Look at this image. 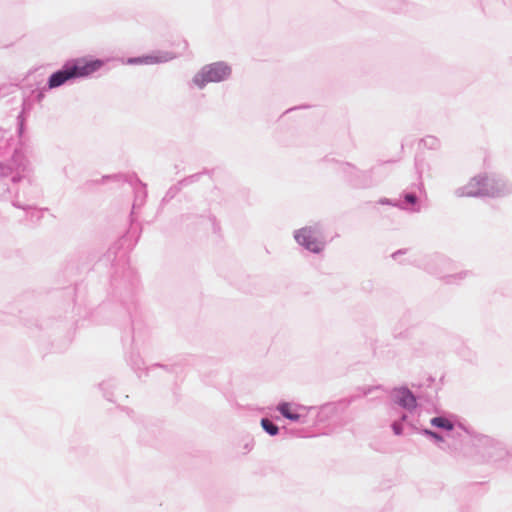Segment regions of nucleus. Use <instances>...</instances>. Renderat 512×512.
<instances>
[{"label": "nucleus", "mask_w": 512, "mask_h": 512, "mask_svg": "<svg viewBox=\"0 0 512 512\" xmlns=\"http://www.w3.org/2000/svg\"><path fill=\"white\" fill-rule=\"evenodd\" d=\"M392 399L395 404L409 411L416 407V398L407 388L395 389L392 393Z\"/></svg>", "instance_id": "obj_7"}, {"label": "nucleus", "mask_w": 512, "mask_h": 512, "mask_svg": "<svg viewBox=\"0 0 512 512\" xmlns=\"http://www.w3.org/2000/svg\"><path fill=\"white\" fill-rule=\"evenodd\" d=\"M430 423L434 427L445 429L448 431L452 430L454 427L453 423L449 419L441 416L432 418Z\"/></svg>", "instance_id": "obj_10"}, {"label": "nucleus", "mask_w": 512, "mask_h": 512, "mask_svg": "<svg viewBox=\"0 0 512 512\" xmlns=\"http://www.w3.org/2000/svg\"><path fill=\"white\" fill-rule=\"evenodd\" d=\"M177 55L173 52L169 51H158L154 54L142 56V57H135V58H129L128 63L129 64H156V63H165L168 61H171L175 59Z\"/></svg>", "instance_id": "obj_6"}, {"label": "nucleus", "mask_w": 512, "mask_h": 512, "mask_svg": "<svg viewBox=\"0 0 512 512\" xmlns=\"http://www.w3.org/2000/svg\"><path fill=\"white\" fill-rule=\"evenodd\" d=\"M422 143L429 149H437L440 146L439 140L434 136H426L422 139Z\"/></svg>", "instance_id": "obj_12"}, {"label": "nucleus", "mask_w": 512, "mask_h": 512, "mask_svg": "<svg viewBox=\"0 0 512 512\" xmlns=\"http://www.w3.org/2000/svg\"><path fill=\"white\" fill-rule=\"evenodd\" d=\"M102 65L103 62L100 60L67 62L60 70L54 72L49 77L47 85L50 89L60 87L70 79L89 76L100 69Z\"/></svg>", "instance_id": "obj_2"}, {"label": "nucleus", "mask_w": 512, "mask_h": 512, "mask_svg": "<svg viewBox=\"0 0 512 512\" xmlns=\"http://www.w3.org/2000/svg\"><path fill=\"white\" fill-rule=\"evenodd\" d=\"M261 426L263 428V430L271 435V436H275L278 434L279 432V428L277 425H275L271 420L267 419V418H263L261 420Z\"/></svg>", "instance_id": "obj_11"}, {"label": "nucleus", "mask_w": 512, "mask_h": 512, "mask_svg": "<svg viewBox=\"0 0 512 512\" xmlns=\"http://www.w3.org/2000/svg\"><path fill=\"white\" fill-rule=\"evenodd\" d=\"M512 192V185L497 175H479L455 191L458 197H502Z\"/></svg>", "instance_id": "obj_1"}, {"label": "nucleus", "mask_w": 512, "mask_h": 512, "mask_svg": "<svg viewBox=\"0 0 512 512\" xmlns=\"http://www.w3.org/2000/svg\"><path fill=\"white\" fill-rule=\"evenodd\" d=\"M23 132V122L21 121L19 124V134H22Z\"/></svg>", "instance_id": "obj_16"}, {"label": "nucleus", "mask_w": 512, "mask_h": 512, "mask_svg": "<svg viewBox=\"0 0 512 512\" xmlns=\"http://www.w3.org/2000/svg\"><path fill=\"white\" fill-rule=\"evenodd\" d=\"M290 408L291 405L288 402L279 403L277 406V410L281 413L283 417L294 422L299 421L301 418L300 414L292 412Z\"/></svg>", "instance_id": "obj_9"}, {"label": "nucleus", "mask_w": 512, "mask_h": 512, "mask_svg": "<svg viewBox=\"0 0 512 512\" xmlns=\"http://www.w3.org/2000/svg\"><path fill=\"white\" fill-rule=\"evenodd\" d=\"M230 75L231 67L226 62L219 61L203 66L194 75L192 82L199 89H203L208 83L225 81Z\"/></svg>", "instance_id": "obj_4"}, {"label": "nucleus", "mask_w": 512, "mask_h": 512, "mask_svg": "<svg viewBox=\"0 0 512 512\" xmlns=\"http://www.w3.org/2000/svg\"><path fill=\"white\" fill-rule=\"evenodd\" d=\"M423 433L433 439H435L437 442H441L443 441V437L441 435H439L438 433L434 432V431H431V430H428V429H425L423 431Z\"/></svg>", "instance_id": "obj_14"}, {"label": "nucleus", "mask_w": 512, "mask_h": 512, "mask_svg": "<svg viewBox=\"0 0 512 512\" xmlns=\"http://www.w3.org/2000/svg\"><path fill=\"white\" fill-rule=\"evenodd\" d=\"M30 161L22 148H16L11 158L6 163L0 162V177L10 178L13 183H18L31 173Z\"/></svg>", "instance_id": "obj_3"}, {"label": "nucleus", "mask_w": 512, "mask_h": 512, "mask_svg": "<svg viewBox=\"0 0 512 512\" xmlns=\"http://www.w3.org/2000/svg\"><path fill=\"white\" fill-rule=\"evenodd\" d=\"M294 238L299 245L313 253H320L325 246L323 232L318 224L296 230Z\"/></svg>", "instance_id": "obj_5"}, {"label": "nucleus", "mask_w": 512, "mask_h": 512, "mask_svg": "<svg viewBox=\"0 0 512 512\" xmlns=\"http://www.w3.org/2000/svg\"><path fill=\"white\" fill-rule=\"evenodd\" d=\"M380 203L381 204H389V205H394L395 204V202L393 203L389 199H382V200H380Z\"/></svg>", "instance_id": "obj_15"}, {"label": "nucleus", "mask_w": 512, "mask_h": 512, "mask_svg": "<svg viewBox=\"0 0 512 512\" xmlns=\"http://www.w3.org/2000/svg\"><path fill=\"white\" fill-rule=\"evenodd\" d=\"M407 415L402 414L399 421H394L391 425L395 435H401L403 433L402 421H406Z\"/></svg>", "instance_id": "obj_13"}, {"label": "nucleus", "mask_w": 512, "mask_h": 512, "mask_svg": "<svg viewBox=\"0 0 512 512\" xmlns=\"http://www.w3.org/2000/svg\"><path fill=\"white\" fill-rule=\"evenodd\" d=\"M394 206H397L403 210H407L410 212H419L420 204L418 198L414 192H406L404 193L403 200H398L395 202Z\"/></svg>", "instance_id": "obj_8"}]
</instances>
